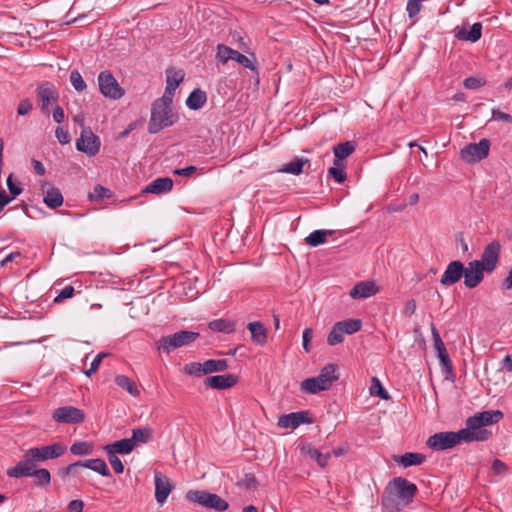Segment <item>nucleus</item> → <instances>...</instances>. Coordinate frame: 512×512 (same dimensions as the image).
<instances>
[{"instance_id":"nucleus-1","label":"nucleus","mask_w":512,"mask_h":512,"mask_svg":"<svg viewBox=\"0 0 512 512\" xmlns=\"http://www.w3.org/2000/svg\"><path fill=\"white\" fill-rule=\"evenodd\" d=\"M417 492L414 483L402 477H396L387 485L382 495V505L389 511H400L410 504Z\"/></svg>"},{"instance_id":"nucleus-2","label":"nucleus","mask_w":512,"mask_h":512,"mask_svg":"<svg viewBox=\"0 0 512 512\" xmlns=\"http://www.w3.org/2000/svg\"><path fill=\"white\" fill-rule=\"evenodd\" d=\"M177 119L178 116L172 111V100L158 98L152 104L148 131L151 134L158 133L162 129L173 125Z\"/></svg>"},{"instance_id":"nucleus-3","label":"nucleus","mask_w":512,"mask_h":512,"mask_svg":"<svg viewBox=\"0 0 512 512\" xmlns=\"http://www.w3.org/2000/svg\"><path fill=\"white\" fill-rule=\"evenodd\" d=\"M339 379L338 366L332 363L325 365L317 377L307 378L301 382L300 388L308 394H317L330 389Z\"/></svg>"},{"instance_id":"nucleus-4","label":"nucleus","mask_w":512,"mask_h":512,"mask_svg":"<svg viewBox=\"0 0 512 512\" xmlns=\"http://www.w3.org/2000/svg\"><path fill=\"white\" fill-rule=\"evenodd\" d=\"M66 450L67 447L62 442H56L51 445L41 447H33L25 451L22 460L17 464L37 466L39 463L61 457Z\"/></svg>"},{"instance_id":"nucleus-5","label":"nucleus","mask_w":512,"mask_h":512,"mask_svg":"<svg viewBox=\"0 0 512 512\" xmlns=\"http://www.w3.org/2000/svg\"><path fill=\"white\" fill-rule=\"evenodd\" d=\"M199 336L200 334L198 332L181 330L172 335L162 336L157 341V349L169 354L175 349L190 345L198 339Z\"/></svg>"},{"instance_id":"nucleus-6","label":"nucleus","mask_w":512,"mask_h":512,"mask_svg":"<svg viewBox=\"0 0 512 512\" xmlns=\"http://www.w3.org/2000/svg\"><path fill=\"white\" fill-rule=\"evenodd\" d=\"M37 466L16 464L7 470V476L11 478L34 477L35 484L46 487L51 483V474L46 468L37 469Z\"/></svg>"},{"instance_id":"nucleus-7","label":"nucleus","mask_w":512,"mask_h":512,"mask_svg":"<svg viewBox=\"0 0 512 512\" xmlns=\"http://www.w3.org/2000/svg\"><path fill=\"white\" fill-rule=\"evenodd\" d=\"M187 500L198 503L201 506L223 512L228 509V502L217 494L209 493L202 490H190L186 494Z\"/></svg>"},{"instance_id":"nucleus-8","label":"nucleus","mask_w":512,"mask_h":512,"mask_svg":"<svg viewBox=\"0 0 512 512\" xmlns=\"http://www.w3.org/2000/svg\"><path fill=\"white\" fill-rule=\"evenodd\" d=\"M463 441V436L459 431H446V432H438L431 435L426 445L435 451L447 450L455 447Z\"/></svg>"},{"instance_id":"nucleus-9","label":"nucleus","mask_w":512,"mask_h":512,"mask_svg":"<svg viewBox=\"0 0 512 512\" xmlns=\"http://www.w3.org/2000/svg\"><path fill=\"white\" fill-rule=\"evenodd\" d=\"M362 322L359 319H347L336 322L327 337V343L331 346L337 345L344 340V335H351L361 329Z\"/></svg>"},{"instance_id":"nucleus-10","label":"nucleus","mask_w":512,"mask_h":512,"mask_svg":"<svg viewBox=\"0 0 512 512\" xmlns=\"http://www.w3.org/2000/svg\"><path fill=\"white\" fill-rule=\"evenodd\" d=\"M98 85L101 94L106 98L118 100L125 94V90L119 85L116 78L108 70L99 73Z\"/></svg>"},{"instance_id":"nucleus-11","label":"nucleus","mask_w":512,"mask_h":512,"mask_svg":"<svg viewBox=\"0 0 512 512\" xmlns=\"http://www.w3.org/2000/svg\"><path fill=\"white\" fill-rule=\"evenodd\" d=\"M490 150V141L481 139L478 143H470L460 151L462 160L467 163H476L485 159Z\"/></svg>"},{"instance_id":"nucleus-12","label":"nucleus","mask_w":512,"mask_h":512,"mask_svg":"<svg viewBox=\"0 0 512 512\" xmlns=\"http://www.w3.org/2000/svg\"><path fill=\"white\" fill-rule=\"evenodd\" d=\"M501 245L498 241H492L484 248L481 258L474 260L475 264H478L486 273H492L499 262Z\"/></svg>"},{"instance_id":"nucleus-13","label":"nucleus","mask_w":512,"mask_h":512,"mask_svg":"<svg viewBox=\"0 0 512 512\" xmlns=\"http://www.w3.org/2000/svg\"><path fill=\"white\" fill-rule=\"evenodd\" d=\"M477 422L473 416L467 418L466 427L460 429L464 442L487 441L492 436L491 431Z\"/></svg>"},{"instance_id":"nucleus-14","label":"nucleus","mask_w":512,"mask_h":512,"mask_svg":"<svg viewBox=\"0 0 512 512\" xmlns=\"http://www.w3.org/2000/svg\"><path fill=\"white\" fill-rule=\"evenodd\" d=\"M216 59L223 65L227 64L229 60H234L251 71L256 70V66L247 56L224 44L217 45Z\"/></svg>"},{"instance_id":"nucleus-15","label":"nucleus","mask_w":512,"mask_h":512,"mask_svg":"<svg viewBox=\"0 0 512 512\" xmlns=\"http://www.w3.org/2000/svg\"><path fill=\"white\" fill-rule=\"evenodd\" d=\"M76 148L88 156H95L100 150V139L89 127H83Z\"/></svg>"},{"instance_id":"nucleus-16","label":"nucleus","mask_w":512,"mask_h":512,"mask_svg":"<svg viewBox=\"0 0 512 512\" xmlns=\"http://www.w3.org/2000/svg\"><path fill=\"white\" fill-rule=\"evenodd\" d=\"M36 93L42 113L49 115V106L56 103L58 100V93L56 92L54 85L50 82L41 83L38 85Z\"/></svg>"},{"instance_id":"nucleus-17","label":"nucleus","mask_w":512,"mask_h":512,"mask_svg":"<svg viewBox=\"0 0 512 512\" xmlns=\"http://www.w3.org/2000/svg\"><path fill=\"white\" fill-rule=\"evenodd\" d=\"M52 418L58 423L78 424L84 421L85 414L76 407L64 406L57 408L53 412Z\"/></svg>"},{"instance_id":"nucleus-18","label":"nucleus","mask_w":512,"mask_h":512,"mask_svg":"<svg viewBox=\"0 0 512 512\" xmlns=\"http://www.w3.org/2000/svg\"><path fill=\"white\" fill-rule=\"evenodd\" d=\"M312 419L309 417L308 411L293 412L284 414L278 418L277 425L283 429H296L301 424H310Z\"/></svg>"},{"instance_id":"nucleus-19","label":"nucleus","mask_w":512,"mask_h":512,"mask_svg":"<svg viewBox=\"0 0 512 512\" xmlns=\"http://www.w3.org/2000/svg\"><path fill=\"white\" fill-rule=\"evenodd\" d=\"M465 272L464 264L459 260L450 262L441 276L440 283L443 286H451L460 281Z\"/></svg>"},{"instance_id":"nucleus-20","label":"nucleus","mask_w":512,"mask_h":512,"mask_svg":"<svg viewBox=\"0 0 512 512\" xmlns=\"http://www.w3.org/2000/svg\"><path fill=\"white\" fill-rule=\"evenodd\" d=\"M155 498L159 504H163L173 490V485L166 475L160 472L154 474Z\"/></svg>"},{"instance_id":"nucleus-21","label":"nucleus","mask_w":512,"mask_h":512,"mask_svg":"<svg viewBox=\"0 0 512 512\" xmlns=\"http://www.w3.org/2000/svg\"><path fill=\"white\" fill-rule=\"evenodd\" d=\"M484 270L479 267L478 264L474 263V260L469 262L467 266H465V272L463 274L464 285L473 289L477 287L484 279Z\"/></svg>"},{"instance_id":"nucleus-22","label":"nucleus","mask_w":512,"mask_h":512,"mask_svg":"<svg viewBox=\"0 0 512 512\" xmlns=\"http://www.w3.org/2000/svg\"><path fill=\"white\" fill-rule=\"evenodd\" d=\"M482 24L480 22L474 23L472 26L463 24L461 27L456 28L455 37L458 40L476 42L481 38Z\"/></svg>"},{"instance_id":"nucleus-23","label":"nucleus","mask_w":512,"mask_h":512,"mask_svg":"<svg viewBox=\"0 0 512 512\" xmlns=\"http://www.w3.org/2000/svg\"><path fill=\"white\" fill-rule=\"evenodd\" d=\"M184 72L182 70H175L174 68H168L166 70V88L162 98L172 100L176 88L184 79Z\"/></svg>"},{"instance_id":"nucleus-24","label":"nucleus","mask_w":512,"mask_h":512,"mask_svg":"<svg viewBox=\"0 0 512 512\" xmlns=\"http://www.w3.org/2000/svg\"><path fill=\"white\" fill-rule=\"evenodd\" d=\"M238 377L233 374L209 376L205 379L204 384L213 389H228L236 385Z\"/></svg>"},{"instance_id":"nucleus-25","label":"nucleus","mask_w":512,"mask_h":512,"mask_svg":"<svg viewBox=\"0 0 512 512\" xmlns=\"http://www.w3.org/2000/svg\"><path fill=\"white\" fill-rule=\"evenodd\" d=\"M42 190L44 194L43 201L49 208L55 209L63 204V196L58 188L44 183Z\"/></svg>"},{"instance_id":"nucleus-26","label":"nucleus","mask_w":512,"mask_h":512,"mask_svg":"<svg viewBox=\"0 0 512 512\" xmlns=\"http://www.w3.org/2000/svg\"><path fill=\"white\" fill-rule=\"evenodd\" d=\"M378 289L373 281H364L356 284L349 295L353 299L367 298L377 293Z\"/></svg>"},{"instance_id":"nucleus-27","label":"nucleus","mask_w":512,"mask_h":512,"mask_svg":"<svg viewBox=\"0 0 512 512\" xmlns=\"http://www.w3.org/2000/svg\"><path fill=\"white\" fill-rule=\"evenodd\" d=\"M173 181L169 177L157 178L143 190L144 193L162 194L171 191Z\"/></svg>"},{"instance_id":"nucleus-28","label":"nucleus","mask_w":512,"mask_h":512,"mask_svg":"<svg viewBox=\"0 0 512 512\" xmlns=\"http://www.w3.org/2000/svg\"><path fill=\"white\" fill-rule=\"evenodd\" d=\"M301 453L309 456L311 459L315 460L317 464L324 468L327 466L328 461L331 457V454L328 453H321L318 449L314 448L311 444H304L300 448Z\"/></svg>"},{"instance_id":"nucleus-29","label":"nucleus","mask_w":512,"mask_h":512,"mask_svg":"<svg viewBox=\"0 0 512 512\" xmlns=\"http://www.w3.org/2000/svg\"><path fill=\"white\" fill-rule=\"evenodd\" d=\"M475 421L484 427L497 424L503 418V413L500 410H486L473 415Z\"/></svg>"},{"instance_id":"nucleus-30","label":"nucleus","mask_w":512,"mask_h":512,"mask_svg":"<svg viewBox=\"0 0 512 512\" xmlns=\"http://www.w3.org/2000/svg\"><path fill=\"white\" fill-rule=\"evenodd\" d=\"M251 332L252 341L259 345H264L267 342V329L260 321L250 322L247 326Z\"/></svg>"},{"instance_id":"nucleus-31","label":"nucleus","mask_w":512,"mask_h":512,"mask_svg":"<svg viewBox=\"0 0 512 512\" xmlns=\"http://www.w3.org/2000/svg\"><path fill=\"white\" fill-rule=\"evenodd\" d=\"M356 145L352 141H346L344 143H340L333 148L334 152V165H338V163H343V160L350 156L355 151Z\"/></svg>"},{"instance_id":"nucleus-32","label":"nucleus","mask_w":512,"mask_h":512,"mask_svg":"<svg viewBox=\"0 0 512 512\" xmlns=\"http://www.w3.org/2000/svg\"><path fill=\"white\" fill-rule=\"evenodd\" d=\"M135 447L133 446L130 438H124L119 441H115L112 444L106 445L104 447V450L107 453H114V454H129L133 451Z\"/></svg>"},{"instance_id":"nucleus-33","label":"nucleus","mask_w":512,"mask_h":512,"mask_svg":"<svg viewBox=\"0 0 512 512\" xmlns=\"http://www.w3.org/2000/svg\"><path fill=\"white\" fill-rule=\"evenodd\" d=\"M153 432V429L148 426L133 429L132 436L130 437L133 446L136 447L149 442L152 439Z\"/></svg>"},{"instance_id":"nucleus-34","label":"nucleus","mask_w":512,"mask_h":512,"mask_svg":"<svg viewBox=\"0 0 512 512\" xmlns=\"http://www.w3.org/2000/svg\"><path fill=\"white\" fill-rule=\"evenodd\" d=\"M394 461L400 463L404 467L412 465H420L425 461V456L421 453H405L401 456H394Z\"/></svg>"},{"instance_id":"nucleus-35","label":"nucleus","mask_w":512,"mask_h":512,"mask_svg":"<svg viewBox=\"0 0 512 512\" xmlns=\"http://www.w3.org/2000/svg\"><path fill=\"white\" fill-rule=\"evenodd\" d=\"M81 468L84 467V468H88V469H91L99 474H101L102 476H110V470L107 466V464L105 463L104 460L100 459V458H97V459H88V460H85V461H81Z\"/></svg>"},{"instance_id":"nucleus-36","label":"nucleus","mask_w":512,"mask_h":512,"mask_svg":"<svg viewBox=\"0 0 512 512\" xmlns=\"http://www.w3.org/2000/svg\"><path fill=\"white\" fill-rule=\"evenodd\" d=\"M333 233V230H315L305 238V242L311 247H316L318 245L324 244L327 240V237L331 236Z\"/></svg>"},{"instance_id":"nucleus-37","label":"nucleus","mask_w":512,"mask_h":512,"mask_svg":"<svg viewBox=\"0 0 512 512\" xmlns=\"http://www.w3.org/2000/svg\"><path fill=\"white\" fill-rule=\"evenodd\" d=\"M206 93L200 89H194L186 100V105L193 110L200 109L206 102Z\"/></svg>"},{"instance_id":"nucleus-38","label":"nucleus","mask_w":512,"mask_h":512,"mask_svg":"<svg viewBox=\"0 0 512 512\" xmlns=\"http://www.w3.org/2000/svg\"><path fill=\"white\" fill-rule=\"evenodd\" d=\"M308 162V159L296 157L289 163L285 164L281 169H279V172L299 175L303 172V166Z\"/></svg>"},{"instance_id":"nucleus-39","label":"nucleus","mask_w":512,"mask_h":512,"mask_svg":"<svg viewBox=\"0 0 512 512\" xmlns=\"http://www.w3.org/2000/svg\"><path fill=\"white\" fill-rule=\"evenodd\" d=\"M204 373L222 372L228 369V362L225 359H209L203 362Z\"/></svg>"},{"instance_id":"nucleus-40","label":"nucleus","mask_w":512,"mask_h":512,"mask_svg":"<svg viewBox=\"0 0 512 512\" xmlns=\"http://www.w3.org/2000/svg\"><path fill=\"white\" fill-rule=\"evenodd\" d=\"M209 328L212 331L222 333H232L235 330V322L228 319H216L209 323Z\"/></svg>"},{"instance_id":"nucleus-41","label":"nucleus","mask_w":512,"mask_h":512,"mask_svg":"<svg viewBox=\"0 0 512 512\" xmlns=\"http://www.w3.org/2000/svg\"><path fill=\"white\" fill-rule=\"evenodd\" d=\"M116 384L127 391L132 396H139L140 391L138 390L135 382L125 375H118L115 378Z\"/></svg>"},{"instance_id":"nucleus-42","label":"nucleus","mask_w":512,"mask_h":512,"mask_svg":"<svg viewBox=\"0 0 512 512\" xmlns=\"http://www.w3.org/2000/svg\"><path fill=\"white\" fill-rule=\"evenodd\" d=\"M93 450V443L87 441L75 442L70 447V452L77 456L90 455L93 453Z\"/></svg>"},{"instance_id":"nucleus-43","label":"nucleus","mask_w":512,"mask_h":512,"mask_svg":"<svg viewBox=\"0 0 512 512\" xmlns=\"http://www.w3.org/2000/svg\"><path fill=\"white\" fill-rule=\"evenodd\" d=\"M112 196V192L105 188L102 185H96L93 191L89 194V198L91 201H100L104 198H110Z\"/></svg>"},{"instance_id":"nucleus-44","label":"nucleus","mask_w":512,"mask_h":512,"mask_svg":"<svg viewBox=\"0 0 512 512\" xmlns=\"http://www.w3.org/2000/svg\"><path fill=\"white\" fill-rule=\"evenodd\" d=\"M236 485L245 489H255L258 486V481L254 474L247 473L241 478Z\"/></svg>"},{"instance_id":"nucleus-45","label":"nucleus","mask_w":512,"mask_h":512,"mask_svg":"<svg viewBox=\"0 0 512 512\" xmlns=\"http://www.w3.org/2000/svg\"><path fill=\"white\" fill-rule=\"evenodd\" d=\"M70 82L74 89L78 92H82L86 89V83L82 78L81 74L77 70H73L70 73Z\"/></svg>"},{"instance_id":"nucleus-46","label":"nucleus","mask_w":512,"mask_h":512,"mask_svg":"<svg viewBox=\"0 0 512 512\" xmlns=\"http://www.w3.org/2000/svg\"><path fill=\"white\" fill-rule=\"evenodd\" d=\"M328 173L338 183L344 182L347 177L346 172L344 171L343 163H338V165H334L333 167L329 168Z\"/></svg>"},{"instance_id":"nucleus-47","label":"nucleus","mask_w":512,"mask_h":512,"mask_svg":"<svg viewBox=\"0 0 512 512\" xmlns=\"http://www.w3.org/2000/svg\"><path fill=\"white\" fill-rule=\"evenodd\" d=\"M184 372L187 375H191V376H195V377H201V376L205 375L204 369H203V363H198V362H192V363L187 364L184 367Z\"/></svg>"},{"instance_id":"nucleus-48","label":"nucleus","mask_w":512,"mask_h":512,"mask_svg":"<svg viewBox=\"0 0 512 512\" xmlns=\"http://www.w3.org/2000/svg\"><path fill=\"white\" fill-rule=\"evenodd\" d=\"M370 393H371V395L379 396L382 399H388L387 391L382 387L381 382L376 377H374L372 379V385L370 387Z\"/></svg>"},{"instance_id":"nucleus-49","label":"nucleus","mask_w":512,"mask_h":512,"mask_svg":"<svg viewBox=\"0 0 512 512\" xmlns=\"http://www.w3.org/2000/svg\"><path fill=\"white\" fill-rule=\"evenodd\" d=\"M486 84L483 78L468 77L464 80V87L467 89H478Z\"/></svg>"},{"instance_id":"nucleus-50","label":"nucleus","mask_w":512,"mask_h":512,"mask_svg":"<svg viewBox=\"0 0 512 512\" xmlns=\"http://www.w3.org/2000/svg\"><path fill=\"white\" fill-rule=\"evenodd\" d=\"M431 332H432V337H433V341H434V347L437 351V353H443L446 348H445V345L436 329V327L432 324L431 325Z\"/></svg>"},{"instance_id":"nucleus-51","label":"nucleus","mask_w":512,"mask_h":512,"mask_svg":"<svg viewBox=\"0 0 512 512\" xmlns=\"http://www.w3.org/2000/svg\"><path fill=\"white\" fill-rule=\"evenodd\" d=\"M108 460L117 474H121L124 471V465L120 458L114 453H107Z\"/></svg>"},{"instance_id":"nucleus-52","label":"nucleus","mask_w":512,"mask_h":512,"mask_svg":"<svg viewBox=\"0 0 512 512\" xmlns=\"http://www.w3.org/2000/svg\"><path fill=\"white\" fill-rule=\"evenodd\" d=\"M421 0H408L406 10L410 18L416 16L421 10Z\"/></svg>"},{"instance_id":"nucleus-53","label":"nucleus","mask_w":512,"mask_h":512,"mask_svg":"<svg viewBox=\"0 0 512 512\" xmlns=\"http://www.w3.org/2000/svg\"><path fill=\"white\" fill-rule=\"evenodd\" d=\"M33 109V104L29 99H23L20 101L17 107V113L20 116H24L30 113V111Z\"/></svg>"},{"instance_id":"nucleus-54","label":"nucleus","mask_w":512,"mask_h":512,"mask_svg":"<svg viewBox=\"0 0 512 512\" xmlns=\"http://www.w3.org/2000/svg\"><path fill=\"white\" fill-rule=\"evenodd\" d=\"M74 295V288L70 285L64 287L60 293L55 297L54 302L59 303L65 299H69Z\"/></svg>"},{"instance_id":"nucleus-55","label":"nucleus","mask_w":512,"mask_h":512,"mask_svg":"<svg viewBox=\"0 0 512 512\" xmlns=\"http://www.w3.org/2000/svg\"><path fill=\"white\" fill-rule=\"evenodd\" d=\"M229 39L232 44L237 43L239 49L243 51L248 50L247 44L244 42L243 37L238 32L230 33Z\"/></svg>"},{"instance_id":"nucleus-56","label":"nucleus","mask_w":512,"mask_h":512,"mask_svg":"<svg viewBox=\"0 0 512 512\" xmlns=\"http://www.w3.org/2000/svg\"><path fill=\"white\" fill-rule=\"evenodd\" d=\"M313 330L311 328H306L303 331L302 340H303V349L305 352L309 353L311 350V339H312Z\"/></svg>"},{"instance_id":"nucleus-57","label":"nucleus","mask_w":512,"mask_h":512,"mask_svg":"<svg viewBox=\"0 0 512 512\" xmlns=\"http://www.w3.org/2000/svg\"><path fill=\"white\" fill-rule=\"evenodd\" d=\"M56 138L61 144H68L71 141L70 134L67 130L62 127H58L55 131Z\"/></svg>"},{"instance_id":"nucleus-58","label":"nucleus","mask_w":512,"mask_h":512,"mask_svg":"<svg viewBox=\"0 0 512 512\" xmlns=\"http://www.w3.org/2000/svg\"><path fill=\"white\" fill-rule=\"evenodd\" d=\"M81 465H82L81 461L72 463V464L60 469L59 474L61 475V477L65 478L69 474L74 473L78 468H81Z\"/></svg>"},{"instance_id":"nucleus-59","label":"nucleus","mask_w":512,"mask_h":512,"mask_svg":"<svg viewBox=\"0 0 512 512\" xmlns=\"http://www.w3.org/2000/svg\"><path fill=\"white\" fill-rule=\"evenodd\" d=\"M492 117L497 120H501L503 122L512 124V116L510 114L504 113L498 109L492 110Z\"/></svg>"},{"instance_id":"nucleus-60","label":"nucleus","mask_w":512,"mask_h":512,"mask_svg":"<svg viewBox=\"0 0 512 512\" xmlns=\"http://www.w3.org/2000/svg\"><path fill=\"white\" fill-rule=\"evenodd\" d=\"M84 508V502L82 500H72L69 502L67 511L68 512H82Z\"/></svg>"},{"instance_id":"nucleus-61","label":"nucleus","mask_w":512,"mask_h":512,"mask_svg":"<svg viewBox=\"0 0 512 512\" xmlns=\"http://www.w3.org/2000/svg\"><path fill=\"white\" fill-rule=\"evenodd\" d=\"M7 186H8V189H9V192L13 195V196H18L21 194L22 192V189L16 185L13 180H12V175H10L8 178H7Z\"/></svg>"},{"instance_id":"nucleus-62","label":"nucleus","mask_w":512,"mask_h":512,"mask_svg":"<svg viewBox=\"0 0 512 512\" xmlns=\"http://www.w3.org/2000/svg\"><path fill=\"white\" fill-rule=\"evenodd\" d=\"M416 311V302L415 300L411 299V300H408L405 305H404V308H403V314L406 315V316H411L415 313Z\"/></svg>"},{"instance_id":"nucleus-63","label":"nucleus","mask_w":512,"mask_h":512,"mask_svg":"<svg viewBox=\"0 0 512 512\" xmlns=\"http://www.w3.org/2000/svg\"><path fill=\"white\" fill-rule=\"evenodd\" d=\"M438 357L440 359V362L441 364L443 365V367L451 370L452 369V364H451V360L449 358V355L447 353V350H445L443 353H438Z\"/></svg>"},{"instance_id":"nucleus-64","label":"nucleus","mask_w":512,"mask_h":512,"mask_svg":"<svg viewBox=\"0 0 512 512\" xmlns=\"http://www.w3.org/2000/svg\"><path fill=\"white\" fill-rule=\"evenodd\" d=\"M53 119L57 122V123H62L65 119V113H64V110L62 107L60 106H56L54 111H53Z\"/></svg>"}]
</instances>
